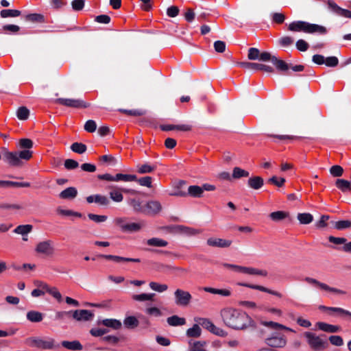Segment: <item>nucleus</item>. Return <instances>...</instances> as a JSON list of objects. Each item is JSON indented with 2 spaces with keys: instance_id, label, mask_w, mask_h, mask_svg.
<instances>
[{
  "instance_id": "nucleus-9",
  "label": "nucleus",
  "mask_w": 351,
  "mask_h": 351,
  "mask_svg": "<svg viewBox=\"0 0 351 351\" xmlns=\"http://www.w3.org/2000/svg\"><path fill=\"white\" fill-rule=\"evenodd\" d=\"M239 64L248 70H261L264 71L267 73H273L274 69L271 66L263 64H258V63H254V62H240Z\"/></svg>"
},
{
  "instance_id": "nucleus-15",
  "label": "nucleus",
  "mask_w": 351,
  "mask_h": 351,
  "mask_svg": "<svg viewBox=\"0 0 351 351\" xmlns=\"http://www.w3.org/2000/svg\"><path fill=\"white\" fill-rule=\"evenodd\" d=\"M232 269L238 271H241L250 275H259L263 276H266L267 275V271L257 269L252 267H247L234 265V267Z\"/></svg>"
},
{
  "instance_id": "nucleus-12",
  "label": "nucleus",
  "mask_w": 351,
  "mask_h": 351,
  "mask_svg": "<svg viewBox=\"0 0 351 351\" xmlns=\"http://www.w3.org/2000/svg\"><path fill=\"white\" fill-rule=\"evenodd\" d=\"M304 280L310 284L315 285L325 291L333 292V293H338V294H346V292L344 291L337 289L336 288L330 287L327 285L320 282L318 280H317L316 279H314V278H312L310 277H306Z\"/></svg>"
},
{
  "instance_id": "nucleus-29",
  "label": "nucleus",
  "mask_w": 351,
  "mask_h": 351,
  "mask_svg": "<svg viewBox=\"0 0 351 351\" xmlns=\"http://www.w3.org/2000/svg\"><path fill=\"white\" fill-rule=\"evenodd\" d=\"M32 228L33 226L29 224L20 225L14 230V232L16 234H21L23 237H24L29 233L32 230Z\"/></svg>"
},
{
  "instance_id": "nucleus-38",
  "label": "nucleus",
  "mask_w": 351,
  "mask_h": 351,
  "mask_svg": "<svg viewBox=\"0 0 351 351\" xmlns=\"http://www.w3.org/2000/svg\"><path fill=\"white\" fill-rule=\"evenodd\" d=\"M297 218L301 224H308L313 220V217L310 213H299Z\"/></svg>"
},
{
  "instance_id": "nucleus-31",
  "label": "nucleus",
  "mask_w": 351,
  "mask_h": 351,
  "mask_svg": "<svg viewBox=\"0 0 351 351\" xmlns=\"http://www.w3.org/2000/svg\"><path fill=\"white\" fill-rule=\"evenodd\" d=\"M189 344L191 346L190 351H207L204 348L206 344L205 341H197L193 343L192 341H189Z\"/></svg>"
},
{
  "instance_id": "nucleus-3",
  "label": "nucleus",
  "mask_w": 351,
  "mask_h": 351,
  "mask_svg": "<svg viewBox=\"0 0 351 351\" xmlns=\"http://www.w3.org/2000/svg\"><path fill=\"white\" fill-rule=\"evenodd\" d=\"M265 343L272 349L282 348L287 345V339L285 335L278 332H272L264 339Z\"/></svg>"
},
{
  "instance_id": "nucleus-60",
  "label": "nucleus",
  "mask_w": 351,
  "mask_h": 351,
  "mask_svg": "<svg viewBox=\"0 0 351 351\" xmlns=\"http://www.w3.org/2000/svg\"><path fill=\"white\" fill-rule=\"evenodd\" d=\"M328 339L330 343L335 346H341L343 344L342 337L339 335H332Z\"/></svg>"
},
{
  "instance_id": "nucleus-56",
  "label": "nucleus",
  "mask_w": 351,
  "mask_h": 351,
  "mask_svg": "<svg viewBox=\"0 0 351 351\" xmlns=\"http://www.w3.org/2000/svg\"><path fill=\"white\" fill-rule=\"evenodd\" d=\"M33 152L28 149H24L21 152H17L19 160H28L32 157Z\"/></svg>"
},
{
  "instance_id": "nucleus-14",
  "label": "nucleus",
  "mask_w": 351,
  "mask_h": 351,
  "mask_svg": "<svg viewBox=\"0 0 351 351\" xmlns=\"http://www.w3.org/2000/svg\"><path fill=\"white\" fill-rule=\"evenodd\" d=\"M326 28L324 26H321L316 24H311L307 22L303 21L302 24V32L306 33H314L319 32L320 34H325L326 32Z\"/></svg>"
},
{
  "instance_id": "nucleus-37",
  "label": "nucleus",
  "mask_w": 351,
  "mask_h": 351,
  "mask_svg": "<svg viewBox=\"0 0 351 351\" xmlns=\"http://www.w3.org/2000/svg\"><path fill=\"white\" fill-rule=\"evenodd\" d=\"M201 232L199 230L180 225L179 233H183L189 236L197 235Z\"/></svg>"
},
{
  "instance_id": "nucleus-47",
  "label": "nucleus",
  "mask_w": 351,
  "mask_h": 351,
  "mask_svg": "<svg viewBox=\"0 0 351 351\" xmlns=\"http://www.w3.org/2000/svg\"><path fill=\"white\" fill-rule=\"evenodd\" d=\"M335 228L338 230H341L351 228V221L350 220H341L335 223Z\"/></svg>"
},
{
  "instance_id": "nucleus-26",
  "label": "nucleus",
  "mask_w": 351,
  "mask_h": 351,
  "mask_svg": "<svg viewBox=\"0 0 351 351\" xmlns=\"http://www.w3.org/2000/svg\"><path fill=\"white\" fill-rule=\"evenodd\" d=\"M336 186L342 192L351 191V182L344 179H337L335 181Z\"/></svg>"
},
{
  "instance_id": "nucleus-27",
  "label": "nucleus",
  "mask_w": 351,
  "mask_h": 351,
  "mask_svg": "<svg viewBox=\"0 0 351 351\" xmlns=\"http://www.w3.org/2000/svg\"><path fill=\"white\" fill-rule=\"evenodd\" d=\"M186 193L193 197H201L203 195V189L197 185H192L189 187Z\"/></svg>"
},
{
  "instance_id": "nucleus-53",
  "label": "nucleus",
  "mask_w": 351,
  "mask_h": 351,
  "mask_svg": "<svg viewBox=\"0 0 351 351\" xmlns=\"http://www.w3.org/2000/svg\"><path fill=\"white\" fill-rule=\"evenodd\" d=\"M198 322L202 326L208 330L210 332H212L215 326V325L208 319L199 318Z\"/></svg>"
},
{
  "instance_id": "nucleus-23",
  "label": "nucleus",
  "mask_w": 351,
  "mask_h": 351,
  "mask_svg": "<svg viewBox=\"0 0 351 351\" xmlns=\"http://www.w3.org/2000/svg\"><path fill=\"white\" fill-rule=\"evenodd\" d=\"M77 191L75 187H69L62 191L59 196L60 198L64 199H73L77 196Z\"/></svg>"
},
{
  "instance_id": "nucleus-63",
  "label": "nucleus",
  "mask_w": 351,
  "mask_h": 351,
  "mask_svg": "<svg viewBox=\"0 0 351 351\" xmlns=\"http://www.w3.org/2000/svg\"><path fill=\"white\" fill-rule=\"evenodd\" d=\"M95 202L102 206H107L110 203L109 199L106 196L101 195H95Z\"/></svg>"
},
{
  "instance_id": "nucleus-34",
  "label": "nucleus",
  "mask_w": 351,
  "mask_h": 351,
  "mask_svg": "<svg viewBox=\"0 0 351 351\" xmlns=\"http://www.w3.org/2000/svg\"><path fill=\"white\" fill-rule=\"evenodd\" d=\"M202 330L198 324H194L192 328L186 330V335L189 337L197 338L200 337Z\"/></svg>"
},
{
  "instance_id": "nucleus-36",
  "label": "nucleus",
  "mask_w": 351,
  "mask_h": 351,
  "mask_svg": "<svg viewBox=\"0 0 351 351\" xmlns=\"http://www.w3.org/2000/svg\"><path fill=\"white\" fill-rule=\"evenodd\" d=\"M250 173L240 167H234L232 170V177L234 179H239L243 177H248Z\"/></svg>"
},
{
  "instance_id": "nucleus-5",
  "label": "nucleus",
  "mask_w": 351,
  "mask_h": 351,
  "mask_svg": "<svg viewBox=\"0 0 351 351\" xmlns=\"http://www.w3.org/2000/svg\"><path fill=\"white\" fill-rule=\"evenodd\" d=\"M176 303L179 306H186L189 304L192 296L188 291L178 289L174 293Z\"/></svg>"
},
{
  "instance_id": "nucleus-43",
  "label": "nucleus",
  "mask_w": 351,
  "mask_h": 351,
  "mask_svg": "<svg viewBox=\"0 0 351 351\" xmlns=\"http://www.w3.org/2000/svg\"><path fill=\"white\" fill-rule=\"evenodd\" d=\"M71 149L77 154H84L86 149V145L85 144H83L82 143H74L71 146Z\"/></svg>"
},
{
  "instance_id": "nucleus-46",
  "label": "nucleus",
  "mask_w": 351,
  "mask_h": 351,
  "mask_svg": "<svg viewBox=\"0 0 351 351\" xmlns=\"http://www.w3.org/2000/svg\"><path fill=\"white\" fill-rule=\"evenodd\" d=\"M141 228V226L137 223H128L121 226V229L127 232H137Z\"/></svg>"
},
{
  "instance_id": "nucleus-6",
  "label": "nucleus",
  "mask_w": 351,
  "mask_h": 351,
  "mask_svg": "<svg viewBox=\"0 0 351 351\" xmlns=\"http://www.w3.org/2000/svg\"><path fill=\"white\" fill-rule=\"evenodd\" d=\"M56 103L71 108H88L90 104L80 99L58 98Z\"/></svg>"
},
{
  "instance_id": "nucleus-2",
  "label": "nucleus",
  "mask_w": 351,
  "mask_h": 351,
  "mask_svg": "<svg viewBox=\"0 0 351 351\" xmlns=\"http://www.w3.org/2000/svg\"><path fill=\"white\" fill-rule=\"evenodd\" d=\"M304 337L306 338L311 348L315 351H322L328 347V341L322 339L320 336H317L315 333L306 332H304Z\"/></svg>"
},
{
  "instance_id": "nucleus-42",
  "label": "nucleus",
  "mask_w": 351,
  "mask_h": 351,
  "mask_svg": "<svg viewBox=\"0 0 351 351\" xmlns=\"http://www.w3.org/2000/svg\"><path fill=\"white\" fill-rule=\"evenodd\" d=\"M21 14V11L18 10H3L0 12L2 18L16 17L20 16Z\"/></svg>"
},
{
  "instance_id": "nucleus-30",
  "label": "nucleus",
  "mask_w": 351,
  "mask_h": 351,
  "mask_svg": "<svg viewBox=\"0 0 351 351\" xmlns=\"http://www.w3.org/2000/svg\"><path fill=\"white\" fill-rule=\"evenodd\" d=\"M25 19L32 23H45V16L41 14L33 13L25 16Z\"/></svg>"
},
{
  "instance_id": "nucleus-7",
  "label": "nucleus",
  "mask_w": 351,
  "mask_h": 351,
  "mask_svg": "<svg viewBox=\"0 0 351 351\" xmlns=\"http://www.w3.org/2000/svg\"><path fill=\"white\" fill-rule=\"evenodd\" d=\"M35 250L38 254H43L47 256H51L54 253V247L52 245V241L50 240L39 242Z\"/></svg>"
},
{
  "instance_id": "nucleus-19",
  "label": "nucleus",
  "mask_w": 351,
  "mask_h": 351,
  "mask_svg": "<svg viewBox=\"0 0 351 351\" xmlns=\"http://www.w3.org/2000/svg\"><path fill=\"white\" fill-rule=\"evenodd\" d=\"M247 184L251 189L258 190L263 186L264 180L261 176H252L248 179Z\"/></svg>"
},
{
  "instance_id": "nucleus-1",
  "label": "nucleus",
  "mask_w": 351,
  "mask_h": 351,
  "mask_svg": "<svg viewBox=\"0 0 351 351\" xmlns=\"http://www.w3.org/2000/svg\"><path fill=\"white\" fill-rule=\"evenodd\" d=\"M224 323L236 330H245L248 327L256 328L255 322L245 312L233 308H226L221 311Z\"/></svg>"
},
{
  "instance_id": "nucleus-17",
  "label": "nucleus",
  "mask_w": 351,
  "mask_h": 351,
  "mask_svg": "<svg viewBox=\"0 0 351 351\" xmlns=\"http://www.w3.org/2000/svg\"><path fill=\"white\" fill-rule=\"evenodd\" d=\"M160 128L163 131H170L173 130H177L184 132L191 131L192 126L190 125H161Z\"/></svg>"
},
{
  "instance_id": "nucleus-41",
  "label": "nucleus",
  "mask_w": 351,
  "mask_h": 351,
  "mask_svg": "<svg viewBox=\"0 0 351 351\" xmlns=\"http://www.w3.org/2000/svg\"><path fill=\"white\" fill-rule=\"evenodd\" d=\"M204 290L206 292L210 293L213 294H219L223 296L230 295V291L228 289H218L212 287H204Z\"/></svg>"
},
{
  "instance_id": "nucleus-50",
  "label": "nucleus",
  "mask_w": 351,
  "mask_h": 351,
  "mask_svg": "<svg viewBox=\"0 0 351 351\" xmlns=\"http://www.w3.org/2000/svg\"><path fill=\"white\" fill-rule=\"evenodd\" d=\"M130 204L133 207L134 210L136 212L144 213L145 206L143 207L141 205V202L136 199H131L130 200Z\"/></svg>"
},
{
  "instance_id": "nucleus-4",
  "label": "nucleus",
  "mask_w": 351,
  "mask_h": 351,
  "mask_svg": "<svg viewBox=\"0 0 351 351\" xmlns=\"http://www.w3.org/2000/svg\"><path fill=\"white\" fill-rule=\"evenodd\" d=\"M27 342L30 346L38 349L51 350L55 347V341L51 338L43 339L38 337H31L27 339Z\"/></svg>"
},
{
  "instance_id": "nucleus-16",
  "label": "nucleus",
  "mask_w": 351,
  "mask_h": 351,
  "mask_svg": "<svg viewBox=\"0 0 351 351\" xmlns=\"http://www.w3.org/2000/svg\"><path fill=\"white\" fill-rule=\"evenodd\" d=\"M238 285L242 286V287H248V288H251V289H253L259 290V291H263V292H266V293H268L269 294L276 295V296H277L278 298H281L282 297V294L280 293H279L278 291H273V290L269 289L268 288H266V287H265L263 286L256 285H252V284H248V283H243V282H239Z\"/></svg>"
},
{
  "instance_id": "nucleus-49",
  "label": "nucleus",
  "mask_w": 351,
  "mask_h": 351,
  "mask_svg": "<svg viewBox=\"0 0 351 351\" xmlns=\"http://www.w3.org/2000/svg\"><path fill=\"white\" fill-rule=\"evenodd\" d=\"M149 287L152 290L160 293L164 292L168 289V286L167 285H160L155 282H151L149 283Z\"/></svg>"
},
{
  "instance_id": "nucleus-20",
  "label": "nucleus",
  "mask_w": 351,
  "mask_h": 351,
  "mask_svg": "<svg viewBox=\"0 0 351 351\" xmlns=\"http://www.w3.org/2000/svg\"><path fill=\"white\" fill-rule=\"evenodd\" d=\"M261 324L265 326H267V327H268L271 329L275 330H288V331L294 332V330H292L291 328H288L281 324L274 322L272 321H270V322L261 321Z\"/></svg>"
},
{
  "instance_id": "nucleus-39",
  "label": "nucleus",
  "mask_w": 351,
  "mask_h": 351,
  "mask_svg": "<svg viewBox=\"0 0 351 351\" xmlns=\"http://www.w3.org/2000/svg\"><path fill=\"white\" fill-rule=\"evenodd\" d=\"M288 216L289 213L285 211H276L269 214V217L274 221H282Z\"/></svg>"
},
{
  "instance_id": "nucleus-58",
  "label": "nucleus",
  "mask_w": 351,
  "mask_h": 351,
  "mask_svg": "<svg viewBox=\"0 0 351 351\" xmlns=\"http://www.w3.org/2000/svg\"><path fill=\"white\" fill-rule=\"evenodd\" d=\"M260 54V51L258 49L252 47L248 51L247 58L250 60H257L259 59Z\"/></svg>"
},
{
  "instance_id": "nucleus-25",
  "label": "nucleus",
  "mask_w": 351,
  "mask_h": 351,
  "mask_svg": "<svg viewBox=\"0 0 351 351\" xmlns=\"http://www.w3.org/2000/svg\"><path fill=\"white\" fill-rule=\"evenodd\" d=\"M186 182L184 180H179L175 186V191L171 193L170 195L176 197H186L187 195L186 192L181 190V188L186 185Z\"/></svg>"
},
{
  "instance_id": "nucleus-22",
  "label": "nucleus",
  "mask_w": 351,
  "mask_h": 351,
  "mask_svg": "<svg viewBox=\"0 0 351 351\" xmlns=\"http://www.w3.org/2000/svg\"><path fill=\"white\" fill-rule=\"evenodd\" d=\"M317 326L321 330L331 333L337 332L340 330V327L339 326L331 325L324 322H317Z\"/></svg>"
},
{
  "instance_id": "nucleus-33",
  "label": "nucleus",
  "mask_w": 351,
  "mask_h": 351,
  "mask_svg": "<svg viewBox=\"0 0 351 351\" xmlns=\"http://www.w3.org/2000/svg\"><path fill=\"white\" fill-rule=\"evenodd\" d=\"M27 318L32 322H39L43 320V314L38 311H31L27 313Z\"/></svg>"
},
{
  "instance_id": "nucleus-24",
  "label": "nucleus",
  "mask_w": 351,
  "mask_h": 351,
  "mask_svg": "<svg viewBox=\"0 0 351 351\" xmlns=\"http://www.w3.org/2000/svg\"><path fill=\"white\" fill-rule=\"evenodd\" d=\"M61 344L64 348L71 350H82L83 349L81 343L77 340L73 341H63Z\"/></svg>"
},
{
  "instance_id": "nucleus-21",
  "label": "nucleus",
  "mask_w": 351,
  "mask_h": 351,
  "mask_svg": "<svg viewBox=\"0 0 351 351\" xmlns=\"http://www.w3.org/2000/svg\"><path fill=\"white\" fill-rule=\"evenodd\" d=\"M99 324H101L104 326L111 328L114 330H119L122 326L121 322L116 319H105L99 322Z\"/></svg>"
},
{
  "instance_id": "nucleus-59",
  "label": "nucleus",
  "mask_w": 351,
  "mask_h": 351,
  "mask_svg": "<svg viewBox=\"0 0 351 351\" xmlns=\"http://www.w3.org/2000/svg\"><path fill=\"white\" fill-rule=\"evenodd\" d=\"M155 169V167L153 166H151L148 164H143L141 166L138 167V173L144 174V173H152Z\"/></svg>"
},
{
  "instance_id": "nucleus-45",
  "label": "nucleus",
  "mask_w": 351,
  "mask_h": 351,
  "mask_svg": "<svg viewBox=\"0 0 351 351\" xmlns=\"http://www.w3.org/2000/svg\"><path fill=\"white\" fill-rule=\"evenodd\" d=\"M16 115L20 120H26L29 117V110L25 106L19 107Z\"/></svg>"
},
{
  "instance_id": "nucleus-51",
  "label": "nucleus",
  "mask_w": 351,
  "mask_h": 351,
  "mask_svg": "<svg viewBox=\"0 0 351 351\" xmlns=\"http://www.w3.org/2000/svg\"><path fill=\"white\" fill-rule=\"evenodd\" d=\"M19 144L20 148L28 150L33 147V142L29 138H21L19 140Z\"/></svg>"
},
{
  "instance_id": "nucleus-28",
  "label": "nucleus",
  "mask_w": 351,
  "mask_h": 351,
  "mask_svg": "<svg viewBox=\"0 0 351 351\" xmlns=\"http://www.w3.org/2000/svg\"><path fill=\"white\" fill-rule=\"evenodd\" d=\"M167 323L172 326H182L186 323V320L183 317H180L178 315H173L167 319Z\"/></svg>"
},
{
  "instance_id": "nucleus-62",
  "label": "nucleus",
  "mask_w": 351,
  "mask_h": 351,
  "mask_svg": "<svg viewBox=\"0 0 351 351\" xmlns=\"http://www.w3.org/2000/svg\"><path fill=\"white\" fill-rule=\"evenodd\" d=\"M79 163L76 160L73 159H66L64 161V167L66 169L71 170V169H75L77 167H78Z\"/></svg>"
},
{
  "instance_id": "nucleus-8",
  "label": "nucleus",
  "mask_w": 351,
  "mask_h": 351,
  "mask_svg": "<svg viewBox=\"0 0 351 351\" xmlns=\"http://www.w3.org/2000/svg\"><path fill=\"white\" fill-rule=\"evenodd\" d=\"M3 158L12 167H21L23 165V162L19 160L17 152L5 151Z\"/></svg>"
},
{
  "instance_id": "nucleus-18",
  "label": "nucleus",
  "mask_w": 351,
  "mask_h": 351,
  "mask_svg": "<svg viewBox=\"0 0 351 351\" xmlns=\"http://www.w3.org/2000/svg\"><path fill=\"white\" fill-rule=\"evenodd\" d=\"M99 257L105 258L107 260H112L115 262H134V263H139L141 261L139 258H124L119 256H114V255H105V254H101L99 256Z\"/></svg>"
},
{
  "instance_id": "nucleus-35",
  "label": "nucleus",
  "mask_w": 351,
  "mask_h": 351,
  "mask_svg": "<svg viewBox=\"0 0 351 351\" xmlns=\"http://www.w3.org/2000/svg\"><path fill=\"white\" fill-rule=\"evenodd\" d=\"M147 243L149 246L154 247H165L168 245V242L159 238H152L147 241Z\"/></svg>"
},
{
  "instance_id": "nucleus-61",
  "label": "nucleus",
  "mask_w": 351,
  "mask_h": 351,
  "mask_svg": "<svg viewBox=\"0 0 351 351\" xmlns=\"http://www.w3.org/2000/svg\"><path fill=\"white\" fill-rule=\"evenodd\" d=\"M97 129V124L95 121L93 120H88L86 122L84 125V130L88 132L93 133Z\"/></svg>"
},
{
  "instance_id": "nucleus-10",
  "label": "nucleus",
  "mask_w": 351,
  "mask_h": 351,
  "mask_svg": "<svg viewBox=\"0 0 351 351\" xmlns=\"http://www.w3.org/2000/svg\"><path fill=\"white\" fill-rule=\"evenodd\" d=\"M161 204L156 200L148 201L145 205L144 213L151 215H156L162 210Z\"/></svg>"
},
{
  "instance_id": "nucleus-64",
  "label": "nucleus",
  "mask_w": 351,
  "mask_h": 351,
  "mask_svg": "<svg viewBox=\"0 0 351 351\" xmlns=\"http://www.w3.org/2000/svg\"><path fill=\"white\" fill-rule=\"evenodd\" d=\"M184 16L187 22L191 23L195 17V13L193 9L187 8L184 14Z\"/></svg>"
},
{
  "instance_id": "nucleus-54",
  "label": "nucleus",
  "mask_w": 351,
  "mask_h": 351,
  "mask_svg": "<svg viewBox=\"0 0 351 351\" xmlns=\"http://www.w3.org/2000/svg\"><path fill=\"white\" fill-rule=\"evenodd\" d=\"M140 185L147 186L148 188L152 187V179L149 176H145L139 179L136 178V180Z\"/></svg>"
},
{
  "instance_id": "nucleus-11",
  "label": "nucleus",
  "mask_w": 351,
  "mask_h": 351,
  "mask_svg": "<svg viewBox=\"0 0 351 351\" xmlns=\"http://www.w3.org/2000/svg\"><path fill=\"white\" fill-rule=\"evenodd\" d=\"M72 317L78 322L90 321L93 318L94 314L88 310H75L72 311Z\"/></svg>"
},
{
  "instance_id": "nucleus-55",
  "label": "nucleus",
  "mask_w": 351,
  "mask_h": 351,
  "mask_svg": "<svg viewBox=\"0 0 351 351\" xmlns=\"http://www.w3.org/2000/svg\"><path fill=\"white\" fill-rule=\"evenodd\" d=\"M330 173L334 177H340L343 173V169L339 165H334L330 167Z\"/></svg>"
},
{
  "instance_id": "nucleus-57",
  "label": "nucleus",
  "mask_w": 351,
  "mask_h": 351,
  "mask_svg": "<svg viewBox=\"0 0 351 351\" xmlns=\"http://www.w3.org/2000/svg\"><path fill=\"white\" fill-rule=\"evenodd\" d=\"M303 21H299L290 23L288 29L292 32H302Z\"/></svg>"
},
{
  "instance_id": "nucleus-48",
  "label": "nucleus",
  "mask_w": 351,
  "mask_h": 351,
  "mask_svg": "<svg viewBox=\"0 0 351 351\" xmlns=\"http://www.w3.org/2000/svg\"><path fill=\"white\" fill-rule=\"evenodd\" d=\"M337 313L339 316L343 317L345 315L351 317V312L339 307H331L330 309V315L332 313Z\"/></svg>"
},
{
  "instance_id": "nucleus-44",
  "label": "nucleus",
  "mask_w": 351,
  "mask_h": 351,
  "mask_svg": "<svg viewBox=\"0 0 351 351\" xmlns=\"http://www.w3.org/2000/svg\"><path fill=\"white\" fill-rule=\"evenodd\" d=\"M130 182L136 180V176L130 174L117 173L114 177V181Z\"/></svg>"
},
{
  "instance_id": "nucleus-52",
  "label": "nucleus",
  "mask_w": 351,
  "mask_h": 351,
  "mask_svg": "<svg viewBox=\"0 0 351 351\" xmlns=\"http://www.w3.org/2000/svg\"><path fill=\"white\" fill-rule=\"evenodd\" d=\"M8 186L29 187V186H30V183H29V182H18L5 180L4 187H8Z\"/></svg>"
},
{
  "instance_id": "nucleus-32",
  "label": "nucleus",
  "mask_w": 351,
  "mask_h": 351,
  "mask_svg": "<svg viewBox=\"0 0 351 351\" xmlns=\"http://www.w3.org/2000/svg\"><path fill=\"white\" fill-rule=\"evenodd\" d=\"M273 64L276 69L281 71H287L289 69V64L284 60L278 59L276 56H273Z\"/></svg>"
},
{
  "instance_id": "nucleus-40",
  "label": "nucleus",
  "mask_w": 351,
  "mask_h": 351,
  "mask_svg": "<svg viewBox=\"0 0 351 351\" xmlns=\"http://www.w3.org/2000/svg\"><path fill=\"white\" fill-rule=\"evenodd\" d=\"M123 324L128 328H134L138 326L139 322L134 316H129L124 319Z\"/></svg>"
},
{
  "instance_id": "nucleus-13",
  "label": "nucleus",
  "mask_w": 351,
  "mask_h": 351,
  "mask_svg": "<svg viewBox=\"0 0 351 351\" xmlns=\"http://www.w3.org/2000/svg\"><path fill=\"white\" fill-rule=\"evenodd\" d=\"M208 245L221 248L228 247L232 245V241L220 238L210 237L206 241Z\"/></svg>"
}]
</instances>
